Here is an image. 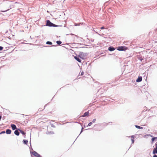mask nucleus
Listing matches in <instances>:
<instances>
[{
  "label": "nucleus",
  "instance_id": "obj_1",
  "mask_svg": "<svg viewBox=\"0 0 157 157\" xmlns=\"http://www.w3.org/2000/svg\"><path fill=\"white\" fill-rule=\"evenodd\" d=\"M44 26H47L49 27H57L58 26H59L51 22L49 20H46V24L45 25H44Z\"/></svg>",
  "mask_w": 157,
  "mask_h": 157
},
{
  "label": "nucleus",
  "instance_id": "obj_2",
  "mask_svg": "<svg viewBox=\"0 0 157 157\" xmlns=\"http://www.w3.org/2000/svg\"><path fill=\"white\" fill-rule=\"evenodd\" d=\"M88 54L87 53H84L82 52H80L79 53V56L82 59H85L86 56H87Z\"/></svg>",
  "mask_w": 157,
  "mask_h": 157
},
{
  "label": "nucleus",
  "instance_id": "obj_3",
  "mask_svg": "<svg viewBox=\"0 0 157 157\" xmlns=\"http://www.w3.org/2000/svg\"><path fill=\"white\" fill-rule=\"evenodd\" d=\"M128 48L127 47L124 46H121L119 47L117 49V50L118 51H125Z\"/></svg>",
  "mask_w": 157,
  "mask_h": 157
},
{
  "label": "nucleus",
  "instance_id": "obj_4",
  "mask_svg": "<svg viewBox=\"0 0 157 157\" xmlns=\"http://www.w3.org/2000/svg\"><path fill=\"white\" fill-rule=\"evenodd\" d=\"M155 148H154L152 152L153 154H157V143L155 144Z\"/></svg>",
  "mask_w": 157,
  "mask_h": 157
},
{
  "label": "nucleus",
  "instance_id": "obj_5",
  "mask_svg": "<svg viewBox=\"0 0 157 157\" xmlns=\"http://www.w3.org/2000/svg\"><path fill=\"white\" fill-rule=\"evenodd\" d=\"M19 131H20V129L18 128L16 129L14 132V134L17 136H19L20 134Z\"/></svg>",
  "mask_w": 157,
  "mask_h": 157
},
{
  "label": "nucleus",
  "instance_id": "obj_6",
  "mask_svg": "<svg viewBox=\"0 0 157 157\" xmlns=\"http://www.w3.org/2000/svg\"><path fill=\"white\" fill-rule=\"evenodd\" d=\"M115 49V48L112 46H109L108 48V50L111 52L113 51Z\"/></svg>",
  "mask_w": 157,
  "mask_h": 157
},
{
  "label": "nucleus",
  "instance_id": "obj_7",
  "mask_svg": "<svg viewBox=\"0 0 157 157\" xmlns=\"http://www.w3.org/2000/svg\"><path fill=\"white\" fill-rule=\"evenodd\" d=\"M79 56H74V58L79 63H81V59L79 58Z\"/></svg>",
  "mask_w": 157,
  "mask_h": 157
},
{
  "label": "nucleus",
  "instance_id": "obj_8",
  "mask_svg": "<svg viewBox=\"0 0 157 157\" xmlns=\"http://www.w3.org/2000/svg\"><path fill=\"white\" fill-rule=\"evenodd\" d=\"M89 113L88 111L85 112L84 113L83 115H82V117H85L86 116H89Z\"/></svg>",
  "mask_w": 157,
  "mask_h": 157
},
{
  "label": "nucleus",
  "instance_id": "obj_9",
  "mask_svg": "<svg viewBox=\"0 0 157 157\" xmlns=\"http://www.w3.org/2000/svg\"><path fill=\"white\" fill-rule=\"evenodd\" d=\"M142 78L141 76H139L136 79V81L137 82H140L142 80Z\"/></svg>",
  "mask_w": 157,
  "mask_h": 157
},
{
  "label": "nucleus",
  "instance_id": "obj_10",
  "mask_svg": "<svg viewBox=\"0 0 157 157\" xmlns=\"http://www.w3.org/2000/svg\"><path fill=\"white\" fill-rule=\"evenodd\" d=\"M11 127L12 128L13 130H15L16 129L17 127L16 125L13 124H12L11 125Z\"/></svg>",
  "mask_w": 157,
  "mask_h": 157
},
{
  "label": "nucleus",
  "instance_id": "obj_11",
  "mask_svg": "<svg viewBox=\"0 0 157 157\" xmlns=\"http://www.w3.org/2000/svg\"><path fill=\"white\" fill-rule=\"evenodd\" d=\"M6 133L7 134H10L11 132V130L9 129H6Z\"/></svg>",
  "mask_w": 157,
  "mask_h": 157
},
{
  "label": "nucleus",
  "instance_id": "obj_12",
  "mask_svg": "<svg viewBox=\"0 0 157 157\" xmlns=\"http://www.w3.org/2000/svg\"><path fill=\"white\" fill-rule=\"evenodd\" d=\"M31 153L33 155L36 156V155L38 153L35 151H32L31 152Z\"/></svg>",
  "mask_w": 157,
  "mask_h": 157
},
{
  "label": "nucleus",
  "instance_id": "obj_13",
  "mask_svg": "<svg viewBox=\"0 0 157 157\" xmlns=\"http://www.w3.org/2000/svg\"><path fill=\"white\" fill-rule=\"evenodd\" d=\"M151 136V137H153L151 139V143H152L154 141L156 140L155 139V137H153V136H151V135H150Z\"/></svg>",
  "mask_w": 157,
  "mask_h": 157
},
{
  "label": "nucleus",
  "instance_id": "obj_14",
  "mask_svg": "<svg viewBox=\"0 0 157 157\" xmlns=\"http://www.w3.org/2000/svg\"><path fill=\"white\" fill-rule=\"evenodd\" d=\"M23 142L24 144H27L28 143V141L27 140H23Z\"/></svg>",
  "mask_w": 157,
  "mask_h": 157
},
{
  "label": "nucleus",
  "instance_id": "obj_15",
  "mask_svg": "<svg viewBox=\"0 0 157 157\" xmlns=\"http://www.w3.org/2000/svg\"><path fill=\"white\" fill-rule=\"evenodd\" d=\"M20 133L22 134L23 135H25L26 133L24 131L20 129Z\"/></svg>",
  "mask_w": 157,
  "mask_h": 157
},
{
  "label": "nucleus",
  "instance_id": "obj_16",
  "mask_svg": "<svg viewBox=\"0 0 157 157\" xmlns=\"http://www.w3.org/2000/svg\"><path fill=\"white\" fill-rule=\"evenodd\" d=\"M135 126L136 128H137L138 129H142L143 128L142 127H141L139 126H138V125H135Z\"/></svg>",
  "mask_w": 157,
  "mask_h": 157
},
{
  "label": "nucleus",
  "instance_id": "obj_17",
  "mask_svg": "<svg viewBox=\"0 0 157 157\" xmlns=\"http://www.w3.org/2000/svg\"><path fill=\"white\" fill-rule=\"evenodd\" d=\"M46 44L48 45H52V43L51 41H48L46 42Z\"/></svg>",
  "mask_w": 157,
  "mask_h": 157
},
{
  "label": "nucleus",
  "instance_id": "obj_18",
  "mask_svg": "<svg viewBox=\"0 0 157 157\" xmlns=\"http://www.w3.org/2000/svg\"><path fill=\"white\" fill-rule=\"evenodd\" d=\"M57 44L58 45H60L62 43V42L60 40H58L56 41Z\"/></svg>",
  "mask_w": 157,
  "mask_h": 157
},
{
  "label": "nucleus",
  "instance_id": "obj_19",
  "mask_svg": "<svg viewBox=\"0 0 157 157\" xmlns=\"http://www.w3.org/2000/svg\"><path fill=\"white\" fill-rule=\"evenodd\" d=\"M54 133V132H53L52 131H50L49 132H47V134H53Z\"/></svg>",
  "mask_w": 157,
  "mask_h": 157
},
{
  "label": "nucleus",
  "instance_id": "obj_20",
  "mask_svg": "<svg viewBox=\"0 0 157 157\" xmlns=\"http://www.w3.org/2000/svg\"><path fill=\"white\" fill-rule=\"evenodd\" d=\"M92 124V122H90V123H89L88 125L87 126H90Z\"/></svg>",
  "mask_w": 157,
  "mask_h": 157
},
{
  "label": "nucleus",
  "instance_id": "obj_21",
  "mask_svg": "<svg viewBox=\"0 0 157 157\" xmlns=\"http://www.w3.org/2000/svg\"><path fill=\"white\" fill-rule=\"evenodd\" d=\"M131 141H132V144H133L134 143V139H133V138L131 139Z\"/></svg>",
  "mask_w": 157,
  "mask_h": 157
},
{
  "label": "nucleus",
  "instance_id": "obj_22",
  "mask_svg": "<svg viewBox=\"0 0 157 157\" xmlns=\"http://www.w3.org/2000/svg\"><path fill=\"white\" fill-rule=\"evenodd\" d=\"M5 132H6L5 131H2L0 133V134H3V133H5Z\"/></svg>",
  "mask_w": 157,
  "mask_h": 157
},
{
  "label": "nucleus",
  "instance_id": "obj_23",
  "mask_svg": "<svg viewBox=\"0 0 157 157\" xmlns=\"http://www.w3.org/2000/svg\"><path fill=\"white\" fill-rule=\"evenodd\" d=\"M36 157H41V155L39 154H37L36 156Z\"/></svg>",
  "mask_w": 157,
  "mask_h": 157
},
{
  "label": "nucleus",
  "instance_id": "obj_24",
  "mask_svg": "<svg viewBox=\"0 0 157 157\" xmlns=\"http://www.w3.org/2000/svg\"><path fill=\"white\" fill-rule=\"evenodd\" d=\"M9 10V9H8V10H1V12H6L7 11Z\"/></svg>",
  "mask_w": 157,
  "mask_h": 157
},
{
  "label": "nucleus",
  "instance_id": "obj_25",
  "mask_svg": "<svg viewBox=\"0 0 157 157\" xmlns=\"http://www.w3.org/2000/svg\"><path fill=\"white\" fill-rule=\"evenodd\" d=\"M3 49V47L2 46H0V51L2 50Z\"/></svg>",
  "mask_w": 157,
  "mask_h": 157
},
{
  "label": "nucleus",
  "instance_id": "obj_26",
  "mask_svg": "<svg viewBox=\"0 0 157 157\" xmlns=\"http://www.w3.org/2000/svg\"><path fill=\"white\" fill-rule=\"evenodd\" d=\"M96 119H94L92 121V123H95L96 121Z\"/></svg>",
  "mask_w": 157,
  "mask_h": 157
},
{
  "label": "nucleus",
  "instance_id": "obj_27",
  "mask_svg": "<svg viewBox=\"0 0 157 157\" xmlns=\"http://www.w3.org/2000/svg\"><path fill=\"white\" fill-rule=\"evenodd\" d=\"M51 126L52 127H53V128H55V126L54 124H51Z\"/></svg>",
  "mask_w": 157,
  "mask_h": 157
},
{
  "label": "nucleus",
  "instance_id": "obj_28",
  "mask_svg": "<svg viewBox=\"0 0 157 157\" xmlns=\"http://www.w3.org/2000/svg\"><path fill=\"white\" fill-rule=\"evenodd\" d=\"M105 29V27L104 26H102V27H101L100 28V29Z\"/></svg>",
  "mask_w": 157,
  "mask_h": 157
},
{
  "label": "nucleus",
  "instance_id": "obj_29",
  "mask_svg": "<svg viewBox=\"0 0 157 157\" xmlns=\"http://www.w3.org/2000/svg\"><path fill=\"white\" fill-rule=\"evenodd\" d=\"M84 72L83 71H82L81 73V75H83L84 74Z\"/></svg>",
  "mask_w": 157,
  "mask_h": 157
},
{
  "label": "nucleus",
  "instance_id": "obj_30",
  "mask_svg": "<svg viewBox=\"0 0 157 157\" xmlns=\"http://www.w3.org/2000/svg\"><path fill=\"white\" fill-rule=\"evenodd\" d=\"M154 155L153 156V157H157V155H155V154H154Z\"/></svg>",
  "mask_w": 157,
  "mask_h": 157
},
{
  "label": "nucleus",
  "instance_id": "obj_31",
  "mask_svg": "<svg viewBox=\"0 0 157 157\" xmlns=\"http://www.w3.org/2000/svg\"><path fill=\"white\" fill-rule=\"evenodd\" d=\"M42 109H41V108H39V109H38V111H39V112H40V111H42Z\"/></svg>",
  "mask_w": 157,
  "mask_h": 157
},
{
  "label": "nucleus",
  "instance_id": "obj_32",
  "mask_svg": "<svg viewBox=\"0 0 157 157\" xmlns=\"http://www.w3.org/2000/svg\"><path fill=\"white\" fill-rule=\"evenodd\" d=\"M90 40L91 41H92V42H93L94 41V39H91Z\"/></svg>",
  "mask_w": 157,
  "mask_h": 157
},
{
  "label": "nucleus",
  "instance_id": "obj_33",
  "mask_svg": "<svg viewBox=\"0 0 157 157\" xmlns=\"http://www.w3.org/2000/svg\"><path fill=\"white\" fill-rule=\"evenodd\" d=\"M143 60V59H142V58H141V59H140V61L141 62H142V61Z\"/></svg>",
  "mask_w": 157,
  "mask_h": 157
},
{
  "label": "nucleus",
  "instance_id": "obj_34",
  "mask_svg": "<svg viewBox=\"0 0 157 157\" xmlns=\"http://www.w3.org/2000/svg\"><path fill=\"white\" fill-rule=\"evenodd\" d=\"M131 138H134V135H132L131 136Z\"/></svg>",
  "mask_w": 157,
  "mask_h": 157
},
{
  "label": "nucleus",
  "instance_id": "obj_35",
  "mask_svg": "<svg viewBox=\"0 0 157 157\" xmlns=\"http://www.w3.org/2000/svg\"><path fill=\"white\" fill-rule=\"evenodd\" d=\"M2 116L0 115V121H1V119H2Z\"/></svg>",
  "mask_w": 157,
  "mask_h": 157
},
{
  "label": "nucleus",
  "instance_id": "obj_36",
  "mask_svg": "<svg viewBox=\"0 0 157 157\" xmlns=\"http://www.w3.org/2000/svg\"><path fill=\"white\" fill-rule=\"evenodd\" d=\"M83 132V130H81V132H80V134Z\"/></svg>",
  "mask_w": 157,
  "mask_h": 157
},
{
  "label": "nucleus",
  "instance_id": "obj_37",
  "mask_svg": "<svg viewBox=\"0 0 157 157\" xmlns=\"http://www.w3.org/2000/svg\"><path fill=\"white\" fill-rule=\"evenodd\" d=\"M155 140H157V137H155Z\"/></svg>",
  "mask_w": 157,
  "mask_h": 157
},
{
  "label": "nucleus",
  "instance_id": "obj_38",
  "mask_svg": "<svg viewBox=\"0 0 157 157\" xmlns=\"http://www.w3.org/2000/svg\"><path fill=\"white\" fill-rule=\"evenodd\" d=\"M83 129H84V128H83V127L82 126L81 129H82V130H83Z\"/></svg>",
  "mask_w": 157,
  "mask_h": 157
},
{
  "label": "nucleus",
  "instance_id": "obj_39",
  "mask_svg": "<svg viewBox=\"0 0 157 157\" xmlns=\"http://www.w3.org/2000/svg\"><path fill=\"white\" fill-rule=\"evenodd\" d=\"M46 106V105H45L44 107V109H45V106Z\"/></svg>",
  "mask_w": 157,
  "mask_h": 157
},
{
  "label": "nucleus",
  "instance_id": "obj_40",
  "mask_svg": "<svg viewBox=\"0 0 157 157\" xmlns=\"http://www.w3.org/2000/svg\"><path fill=\"white\" fill-rule=\"evenodd\" d=\"M80 134H79V135H78V137H78V136H79V135H80Z\"/></svg>",
  "mask_w": 157,
  "mask_h": 157
},
{
  "label": "nucleus",
  "instance_id": "obj_41",
  "mask_svg": "<svg viewBox=\"0 0 157 157\" xmlns=\"http://www.w3.org/2000/svg\"><path fill=\"white\" fill-rule=\"evenodd\" d=\"M80 134H79V135H78V137H78V136H79V135H80Z\"/></svg>",
  "mask_w": 157,
  "mask_h": 157
},
{
  "label": "nucleus",
  "instance_id": "obj_42",
  "mask_svg": "<svg viewBox=\"0 0 157 157\" xmlns=\"http://www.w3.org/2000/svg\"><path fill=\"white\" fill-rule=\"evenodd\" d=\"M77 138H76V140H77Z\"/></svg>",
  "mask_w": 157,
  "mask_h": 157
},
{
  "label": "nucleus",
  "instance_id": "obj_43",
  "mask_svg": "<svg viewBox=\"0 0 157 157\" xmlns=\"http://www.w3.org/2000/svg\"><path fill=\"white\" fill-rule=\"evenodd\" d=\"M77 138H76V140H77Z\"/></svg>",
  "mask_w": 157,
  "mask_h": 157
},
{
  "label": "nucleus",
  "instance_id": "obj_44",
  "mask_svg": "<svg viewBox=\"0 0 157 157\" xmlns=\"http://www.w3.org/2000/svg\"><path fill=\"white\" fill-rule=\"evenodd\" d=\"M77 138H76V140H77Z\"/></svg>",
  "mask_w": 157,
  "mask_h": 157
},
{
  "label": "nucleus",
  "instance_id": "obj_45",
  "mask_svg": "<svg viewBox=\"0 0 157 157\" xmlns=\"http://www.w3.org/2000/svg\"><path fill=\"white\" fill-rule=\"evenodd\" d=\"M52 46H54V45H52Z\"/></svg>",
  "mask_w": 157,
  "mask_h": 157
},
{
  "label": "nucleus",
  "instance_id": "obj_46",
  "mask_svg": "<svg viewBox=\"0 0 157 157\" xmlns=\"http://www.w3.org/2000/svg\"><path fill=\"white\" fill-rule=\"evenodd\" d=\"M71 34L72 35H73V34Z\"/></svg>",
  "mask_w": 157,
  "mask_h": 157
}]
</instances>
